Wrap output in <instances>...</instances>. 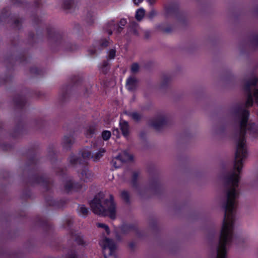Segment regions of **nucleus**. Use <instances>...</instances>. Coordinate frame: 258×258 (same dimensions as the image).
<instances>
[{
  "mask_svg": "<svg viewBox=\"0 0 258 258\" xmlns=\"http://www.w3.org/2000/svg\"><path fill=\"white\" fill-rule=\"evenodd\" d=\"M80 211L83 215H86L88 212V209L84 206H82L80 207Z\"/></svg>",
  "mask_w": 258,
  "mask_h": 258,
  "instance_id": "15",
  "label": "nucleus"
},
{
  "mask_svg": "<svg viewBox=\"0 0 258 258\" xmlns=\"http://www.w3.org/2000/svg\"><path fill=\"white\" fill-rule=\"evenodd\" d=\"M117 133H118L117 129L114 130L113 132V134L114 135H117Z\"/></svg>",
  "mask_w": 258,
  "mask_h": 258,
  "instance_id": "22",
  "label": "nucleus"
},
{
  "mask_svg": "<svg viewBox=\"0 0 258 258\" xmlns=\"http://www.w3.org/2000/svg\"><path fill=\"white\" fill-rule=\"evenodd\" d=\"M104 152H105V150L104 149H101L100 150H99L98 152L96 153L94 155V157L95 159L98 160V159H100L102 157L103 154L104 153Z\"/></svg>",
  "mask_w": 258,
  "mask_h": 258,
  "instance_id": "10",
  "label": "nucleus"
},
{
  "mask_svg": "<svg viewBox=\"0 0 258 258\" xmlns=\"http://www.w3.org/2000/svg\"><path fill=\"white\" fill-rule=\"evenodd\" d=\"M139 66L138 64H136V63H135V64H133L132 66V71L133 72V73H136L137 72L138 70H139Z\"/></svg>",
  "mask_w": 258,
  "mask_h": 258,
  "instance_id": "17",
  "label": "nucleus"
},
{
  "mask_svg": "<svg viewBox=\"0 0 258 258\" xmlns=\"http://www.w3.org/2000/svg\"><path fill=\"white\" fill-rule=\"evenodd\" d=\"M154 1V0H149V1H150V3H152V1Z\"/></svg>",
  "mask_w": 258,
  "mask_h": 258,
  "instance_id": "23",
  "label": "nucleus"
},
{
  "mask_svg": "<svg viewBox=\"0 0 258 258\" xmlns=\"http://www.w3.org/2000/svg\"><path fill=\"white\" fill-rule=\"evenodd\" d=\"M145 14V10L143 9H138L136 14V18L137 20L140 21L144 17Z\"/></svg>",
  "mask_w": 258,
  "mask_h": 258,
  "instance_id": "8",
  "label": "nucleus"
},
{
  "mask_svg": "<svg viewBox=\"0 0 258 258\" xmlns=\"http://www.w3.org/2000/svg\"><path fill=\"white\" fill-rule=\"evenodd\" d=\"M82 156L84 158H85L87 157H89L91 156V155L90 154L89 155H86L85 153H83Z\"/></svg>",
  "mask_w": 258,
  "mask_h": 258,
  "instance_id": "21",
  "label": "nucleus"
},
{
  "mask_svg": "<svg viewBox=\"0 0 258 258\" xmlns=\"http://www.w3.org/2000/svg\"><path fill=\"white\" fill-rule=\"evenodd\" d=\"M93 212L97 215L108 216L114 219L116 216V207L112 197L105 198L102 194L96 196L90 203Z\"/></svg>",
  "mask_w": 258,
  "mask_h": 258,
  "instance_id": "2",
  "label": "nucleus"
},
{
  "mask_svg": "<svg viewBox=\"0 0 258 258\" xmlns=\"http://www.w3.org/2000/svg\"><path fill=\"white\" fill-rule=\"evenodd\" d=\"M111 136V133L109 131H105L102 133V137L103 140H107Z\"/></svg>",
  "mask_w": 258,
  "mask_h": 258,
  "instance_id": "9",
  "label": "nucleus"
},
{
  "mask_svg": "<svg viewBox=\"0 0 258 258\" xmlns=\"http://www.w3.org/2000/svg\"><path fill=\"white\" fill-rule=\"evenodd\" d=\"M258 103V89L255 90L252 94H249L246 102L247 106H250L253 103Z\"/></svg>",
  "mask_w": 258,
  "mask_h": 258,
  "instance_id": "4",
  "label": "nucleus"
},
{
  "mask_svg": "<svg viewBox=\"0 0 258 258\" xmlns=\"http://www.w3.org/2000/svg\"><path fill=\"white\" fill-rule=\"evenodd\" d=\"M130 116L135 120H138L141 118L140 114L136 112L131 113L130 114Z\"/></svg>",
  "mask_w": 258,
  "mask_h": 258,
  "instance_id": "11",
  "label": "nucleus"
},
{
  "mask_svg": "<svg viewBox=\"0 0 258 258\" xmlns=\"http://www.w3.org/2000/svg\"><path fill=\"white\" fill-rule=\"evenodd\" d=\"M97 226L98 227L102 228L103 229H104L105 231L106 232L107 234L109 233V228L107 225L104 223H97Z\"/></svg>",
  "mask_w": 258,
  "mask_h": 258,
  "instance_id": "12",
  "label": "nucleus"
},
{
  "mask_svg": "<svg viewBox=\"0 0 258 258\" xmlns=\"http://www.w3.org/2000/svg\"><path fill=\"white\" fill-rule=\"evenodd\" d=\"M134 3L136 5H139L140 3H141L143 0H133Z\"/></svg>",
  "mask_w": 258,
  "mask_h": 258,
  "instance_id": "20",
  "label": "nucleus"
},
{
  "mask_svg": "<svg viewBox=\"0 0 258 258\" xmlns=\"http://www.w3.org/2000/svg\"><path fill=\"white\" fill-rule=\"evenodd\" d=\"M138 85V81L134 77H130L126 81V87L130 91L134 90Z\"/></svg>",
  "mask_w": 258,
  "mask_h": 258,
  "instance_id": "6",
  "label": "nucleus"
},
{
  "mask_svg": "<svg viewBox=\"0 0 258 258\" xmlns=\"http://www.w3.org/2000/svg\"><path fill=\"white\" fill-rule=\"evenodd\" d=\"M100 245L104 250H108V256L106 258H115L113 252L116 246L114 243L110 239L105 238L100 241Z\"/></svg>",
  "mask_w": 258,
  "mask_h": 258,
  "instance_id": "3",
  "label": "nucleus"
},
{
  "mask_svg": "<svg viewBox=\"0 0 258 258\" xmlns=\"http://www.w3.org/2000/svg\"><path fill=\"white\" fill-rule=\"evenodd\" d=\"M120 128L123 135L127 138L130 134L129 127L128 123L125 121H122L120 122Z\"/></svg>",
  "mask_w": 258,
  "mask_h": 258,
  "instance_id": "7",
  "label": "nucleus"
},
{
  "mask_svg": "<svg viewBox=\"0 0 258 258\" xmlns=\"http://www.w3.org/2000/svg\"><path fill=\"white\" fill-rule=\"evenodd\" d=\"M126 23V21L124 19H121L120 21V24L121 26H124Z\"/></svg>",
  "mask_w": 258,
  "mask_h": 258,
  "instance_id": "19",
  "label": "nucleus"
},
{
  "mask_svg": "<svg viewBox=\"0 0 258 258\" xmlns=\"http://www.w3.org/2000/svg\"><path fill=\"white\" fill-rule=\"evenodd\" d=\"M156 15V12L154 11H152L150 12L149 14L150 18H153Z\"/></svg>",
  "mask_w": 258,
  "mask_h": 258,
  "instance_id": "18",
  "label": "nucleus"
},
{
  "mask_svg": "<svg viewBox=\"0 0 258 258\" xmlns=\"http://www.w3.org/2000/svg\"><path fill=\"white\" fill-rule=\"evenodd\" d=\"M133 159V157L132 155L126 152H122L120 155L117 156L115 160L117 161H119L120 162H127L132 161Z\"/></svg>",
  "mask_w": 258,
  "mask_h": 258,
  "instance_id": "5",
  "label": "nucleus"
},
{
  "mask_svg": "<svg viewBox=\"0 0 258 258\" xmlns=\"http://www.w3.org/2000/svg\"><path fill=\"white\" fill-rule=\"evenodd\" d=\"M82 175V178L85 181H88L89 180V177L91 176L90 173H83Z\"/></svg>",
  "mask_w": 258,
  "mask_h": 258,
  "instance_id": "14",
  "label": "nucleus"
},
{
  "mask_svg": "<svg viewBox=\"0 0 258 258\" xmlns=\"http://www.w3.org/2000/svg\"><path fill=\"white\" fill-rule=\"evenodd\" d=\"M121 197L122 199L126 201H128L129 199V195L127 191L123 190L121 192Z\"/></svg>",
  "mask_w": 258,
  "mask_h": 258,
  "instance_id": "13",
  "label": "nucleus"
},
{
  "mask_svg": "<svg viewBox=\"0 0 258 258\" xmlns=\"http://www.w3.org/2000/svg\"><path fill=\"white\" fill-rule=\"evenodd\" d=\"M245 128L241 127V135L236 144L234 171L227 179V183L230 188L227 190L226 194L225 214L220 230L216 258H226V246L229 244L232 238L234 224V218L232 211L237 196L235 188L238 186L240 178L239 174L242 166V160L247 156L245 140L243 137V134L245 132ZM246 128L247 132L253 136L258 135V127Z\"/></svg>",
  "mask_w": 258,
  "mask_h": 258,
  "instance_id": "1",
  "label": "nucleus"
},
{
  "mask_svg": "<svg viewBox=\"0 0 258 258\" xmlns=\"http://www.w3.org/2000/svg\"><path fill=\"white\" fill-rule=\"evenodd\" d=\"M115 51L113 49H112V50H110L109 52H108V56L110 58V59H112V58H114V56H115Z\"/></svg>",
  "mask_w": 258,
  "mask_h": 258,
  "instance_id": "16",
  "label": "nucleus"
}]
</instances>
